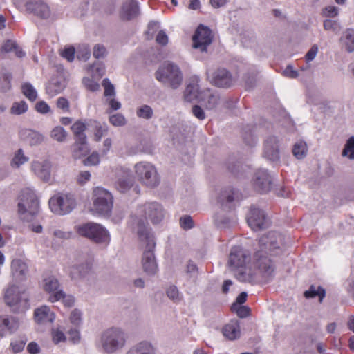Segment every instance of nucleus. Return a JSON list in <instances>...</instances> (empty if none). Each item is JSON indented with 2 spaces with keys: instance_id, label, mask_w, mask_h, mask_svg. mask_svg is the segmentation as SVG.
Returning <instances> with one entry per match:
<instances>
[{
  "instance_id": "obj_48",
  "label": "nucleus",
  "mask_w": 354,
  "mask_h": 354,
  "mask_svg": "<svg viewBox=\"0 0 354 354\" xmlns=\"http://www.w3.org/2000/svg\"><path fill=\"white\" fill-rule=\"evenodd\" d=\"M137 115L139 118L150 119L153 115V110L148 105H143L137 109Z\"/></svg>"
},
{
  "instance_id": "obj_10",
  "label": "nucleus",
  "mask_w": 354,
  "mask_h": 354,
  "mask_svg": "<svg viewBox=\"0 0 354 354\" xmlns=\"http://www.w3.org/2000/svg\"><path fill=\"white\" fill-rule=\"evenodd\" d=\"M93 210L99 214L107 216L113 207L112 194L106 189L97 187L93 192Z\"/></svg>"
},
{
  "instance_id": "obj_5",
  "label": "nucleus",
  "mask_w": 354,
  "mask_h": 354,
  "mask_svg": "<svg viewBox=\"0 0 354 354\" xmlns=\"http://www.w3.org/2000/svg\"><path fill=\"white\" fill-rule=\"evenodd\" d=\"M156 79L163 86L177 89L183 82V75L180 67L170 62L160 65L155 73Z\"/></svg>"
},
{
  "instance_id": "obj_64",
  "label": "nucleus",
  "mask_w": 354,
  "mask_h": 354,
  "mask_svg": "<svg viewBox=\"0 0 354 354\" xmlns=\"http://www.w3.org/2000/svg\"><path fill=\"white\" fill-rule=\"evenodd\" d=\"M180 224L181 227L185 230L191 229L194 226L192 218L189 216L180 218Z\"/></svg>"
},
{
  "instance_id": "obj_51",
  "label": "nucleus",
  "mask_w": 354,
  "mask_h": 354,
  "mask_svg": "<svg viewBox=\"0 0 354 354\" xmlns=\"http://www.w3.org/2000/svg\"><path fill=\"white\" fill-rule=\"evenodd\" d=\"M91 174L88 171H81L76 176V182L80 185H84L91 179Z\"/></svg>"
},
{
  "instance_id": "obj_8",
  "label": "nucleus",
  "mask_w": 354,
  "mask_h": 354,
  "mask_svg": "<svg viewBox=\"0 0 354 354\" xmlns=\"http://www.w3.org/2000/svg\"><path fill=\"white\" fill-rule=\"evenodd\" d=\"M134 173L138 180L142 185L153 188L160 182L156 167L149 162L141 161L134 165Z\"/></svg>"
},
{
  "instance_id": "obj_60",
  "label": "nucleus",
  "mask_w": 354,
  "mask_h": 354,
  "mask_svg": "<svg viewBox=\"0 0 354 354\" xmlns=\"http://www.w3.org/2000/svg\"><path fill=\"white\" fill-rule=\"evenodd\" d=\"M100 162V158L97 153H93L88 157H87L83 163L85 166H93L97 165Z\"/></svg>"
},
{
  "instance_id": "obj_2",
  "label": "nucleus",
  "mask_w": 354,
  "mask_h": 354,
  "mask_svg": "<svg viewBox=\"0 0 354 354\" xmlns=\"http://www.w3.org/2000/svg\"><path fill=\"white\" fill-rule=\"evenodd\" d=\"M165 217V210L162 206L156 202L146 203L138 205L135 215L132 217V222L138 228L137 233L141 230L150 233L147 229L148 221L153 224L159 223Z\"/></svg>"
},
{
  "instance_id": "obj_61",
  "label": "nucleus",
  "mask_w": 354,
  "mask_h": 354,
  "mask_svg": "<svg viewBox=\"0 0 354 354\" xmlns=\"http://www.w3.org/2000/svg\"><path fill=\"white\" fill-rule=\"evenodd\" d=\"M167 295L169 299L176 302L180 300L178 290L176 286H170L167 290Z\"/></svg>"
},
{
  "instance_id": "obj_57",
  "label": "nucleus",
  "mask_w": 354,
  "mask_h": 354,
  "mask_svg": "<svg viewBox=\"0 0 354 354\" xmlns=\"http://www.w3.org/2000/svg\"><path fill=\"white\" fill-rule=\"evenodd\" d=\"M338 8L334 6H326L322 11V15L326 17H335L338 15Z\"/></svg>"
},
{
  "instance_id": "obj_24",
  "label": "nucleus",
  "mask_w": 354,
  "mask_h": 354,
  "mask_svg": "<svg viewBox=\"0 0 354 354\" xmlns=\"http://www.w3.org/2000/svg\"><path fill=\"white\" fill-rule=\"evenodd\" d=\"M13 277L18 281L23 280L28 272V266L24 261L19 259H14L11 263Z\"/></svg>"
},
{
  "instance_id": "obj_3",
  "label": "nucleus",
  "mask_w": 354,
  "mask_h": 354,
  "mask_svg": "<svg viewBox=\"0 0 354 354\" xmlns=\"http://www.w3.org/2000/svg\"><path fill=\"white\" fill-rule=\"evenodd\" d=\"M248 259L249 254L246 250L239 246L232 248L229 256L228 266L241 281H250L257 274L256 272L252 271L251 266H246Z\"/></svg>"
},
{
  "instance_id": "obj_6",
  "label": "nucleus",
  "mask_w": 354,
  "mask_h": 354,
  "mask_svg": "<svg viewBox=\"0 0 354 354\" xmlns=\"http://www.w3.org/2000/svg\"><path fill=\"white\" fill-rule=\"evenodd\" d=\"M138 236L142 246L145 248L142 259L143 270L147 274H155L158 270V266L153 254L156 245L154 237L151 233H144L141 230L138 231Z\"/></svg>"
},
{
  "instance_id": "obj_12",
  "label": "nucleus",
  "mask_w": 354,
  "mask_h": 354,
  "mask_svg": "<svg viewBox=\"0 0 354 354\" xmlns=\"http://www.w3.org/2000/svg\"><path fill=\"white\" fill-rule=\"evenodd\" d=\"M75 199L73 195L58 194L49 200L51 211L57 214L69 213L75 206Z\"/></svg>"
},
{
  "instance_id": "obj_63",
  "label": "nucleus",
  "mask_w": 354,
  "mask_h": 354,
  "mask_svg": "<svg viewBox=\"0 0 354 354\" xmlns=\"http://www.w3.org/2000/svg\"><path fill=\"white\" fill-rule=\"evenodd\" d=\"M35 109L37 112L46 114L50 112V108L48 104L44 101H39L35 104Z\"/></svg>"
},
{
  "instance_id": "obj_42",
  "label": "nucleus",
  "mask_w": 354,
  "mask_h": 354,
  "mask_svg": "<svg viewBox=\"0 0 354 354\" xmlns=\"http://www.w3.org/2000/svg\"><path fill=\"white\" fill-rule=\"evenodd\" d=\"M342 156L350 160H354V136L350 137L342 150Z\"/></svg>"
},
{
  "instance_id": "obj_32",
  "label": "nucleus",
  "mask_w": 354,
  "mask_h": 354,
  "mask_svg": "<svg viewBox=\"0 0 354 354\" xmlns=\"http://www.w3.org/2000/svg\"><path fill=\"white\" fill-rule=\"evenodd\" d=\"M87 71L93 79L100 80L105 74L106 68L103 63L95 62L88 67Z\"/></svg>"
},
{
  "instance_id": "obj_20",
  "label": "nucleus",
  "mask_w": 354,
  "mask_h": 354,
  "mask_svg": "<svg viewBox=\"0 0 354 354\" xmlns=\"http://www.w3.org/2000/svg\"><path fill=\"white\" fill-rule=\"evenodd\" d=\"M19 136L21 140L31 146L41 144L44 139L42 134L30 129H23L20 130L19 132Z\"/></svg>"
},
{
  "instance_id": "obj_4",
  "label": "nucleus",
  "mask_w": 354,
  "mask_h": 354,
  "mask_svg": "<svg viewBox=\"0 0 354 354\" xmlns=\"http://www.w3.org/2000/svg\"><path fill=\"white\" fill-rule=\"evenodd\" d=\"M18 214L21 220L31 221L39 212V199L29 187L21 190L18 196Z\"/></svg>"
},
{
  "instance_id": "obj_7",
  "label": "nucleus",
  "mask_w": 354,
  "mask_h": 354,
  "mask_svg": "<svg viewBox=\"0 0 354 354\" xmlns=\"http://www.w3.org/2000/svg\"><path fill=\"white\" fill-rule=\"evenodd\" d=\"M100 344L104 352L115 353L125 346L126 335L120 328H108L102 333Z\"/></svg>"
},
{
  "instance_id": "obj_14",
  "label": "nucleus",
  "mask_w": 354,
  "mask_h": 354,
  "mask_svg": "<svg viewBox=\"0 0 354 354\" xmlns=\"http://www.w3.org/2000/svg\"><path fill=\"white\" fill-rule=\"evenodd\" d=\"M247 221L251 229L254 231L264 229L269 225V221L264 212L256 207L250 209Z\"/></svg>"
},
{
  "instance_id": "obj_41",
  "label": "nucleus",
  "mask_w": 354,
  "mask_h": 354,
  "mask_svg": "<svg viewBox=\"0 0 354 354\" xmlns=\"http://www.w3.org/2000/svg\"><path fill=\"white\" fill-rule=\"evenodd\" d=\"M22 93L30 101L34 102L37 98V93L32 85L30 83H24L21 86Z\"/></svg>"
},
{
  "instance_id": "obj_36",
  "label": "nucleus",
  "mask_w": 354,
  "mask_h": 354,
  "mask_svg": "<svg viewBox=\"0 0 354 354\" xmlns=\"http://www.w3.org/2000/svg\"><path fill=\"white\" fill-rule=\"evenodd\" d=\"M86 129V127L85 123L81 120L76 121L71 127V129L76 139L81 140L86 139V136L84 134Z\"/></svg>"
},
{
  "instance_id": "obj_26",
  "label": "nucleus",
  "mask_w": 354,
  "mask_h": 354,
  "mask_svg": "<svg viewBox=\"0 0 354 354\" xmlns=\"http://www.w3.org/2000/svg\"><path fill=\"white\" fill-rule=\"evenodd\" d=\"M126 354H156V349L151 343L142 341L130 348Z\"/></svg>"
},
{
  "instance_id": "obj_35",
  "label": "nucleus",
  "mask_w": 354,
  "mask_h": 354,
  "mask_svg": "<svg viewBox=\"0 0 354 354\" xmlns=\"http://www.w3.org/2000/svg\"><path fill=\"white\" fill-rule=\"evenodd\" d=\"M304 295L307 299L314 298L318 296L319 302L321 303L326 295V292L323 288L320 286L316 287L312 285L308 290L304 292Z\"/></svg>"
},
{
  "instance_id": "obj_28",
  "label": "nucleus",
  "mask_w": 354,
  "mask_h": 354,
  "mask_svg": "<svg viewBox=\"0 0 354 354\" xmlns=\"http://www.w3.org/2000/svg\"><path fill=\"white\" fill-rule=\"evenodd\" d=\"M202 91H199L198 81L189 83L185 91V98L187 101H192L194 99H198L199 101H205L202 96Z\"/></svg>"
},
{
  "instance_id": "obj_21",
  "label": "nucleus",
  "mask_w": 354,
  "mask_h": 354,
  "mask_svg": "<svg viewBox=\"0 0 354 354\" xmlns=\"http://www.w3.org/2000/svg\"><path fill=\"white\" fill-rule=\"evenodd\" d=\"M223 336L228 340H235L241 336V328L238 320H231L222 328Z\"/></svg>"
},
{
  "instance_id": "obj_13",
  "label": "nucleus",
  "mask_w": 354,
  "mask_h": 354,
  "mask_svg": "<svg viewBox=\"0 0 354 354\" xmlns=\"http://www.w3.org/2000/svg\"><path fill=\"white\" fill-rule=\"evenodd\" d=\"M212 33L211 30L203 25L198 27L193 36V47L198 48L201 51H205L207 46L212 41Z\"/></svg>"
},
{
  "instance_id": "obj_58",
  "label": "nucleus",
  "mask_w": 354,
  "mask_h": 354,
  "mask_svg": "<svg viewBox=\"0 0 354 354\" xmlns=\"http://www.w3.org/2000/svg\"><path fill=\"white\" fill-rule=\"evenodd\" d=\"M102 85L104 87L105 96H114L115 88L113 85L110 82L109 80L106 78L102 82Z\"/></svg>"
},
{
  "instance_id": "obj_38",
  "label": "nucleus",
  "mask_w": 354,
  "mask_h": 354,
  "mask_svg": "<svg viewBox=\"0 0 354 354\" xmlns=\"http://www.w3.org/2000/svg\"><path fill=\"white\" fill-rule=\"evenodd\" d=\"M307 151V145L303 141L296 142L292 148V153L297 159L304 158L306 156Z\"/></svg>"
},
{
  "instance_id": "obj_1",
  "label": "nucleus",
  "mask_w": 354,
  "mask_h": 354,
  "mask_svg": "<svg viewBox=\"0 0 354 354\" xmlns=\"http://www.w3.org/2000/svg\"><path fill=\"white\" fill-rule=\"evenodd\" d=\"M282 236L276 232H270L262 236L259 241V250H257L253 257L252 266L263 278L272 276L275 265L273 261L267 254L275 255L281 252L282 244Z\"/></svg>"
},
{
  "instance_id": "obj_18",
  "label": "nucleus",
  "mask_w": 354,
  "mask_h": 354,
  "mask_svg": "<svg viewBox=\"0 0 354 354\" xmlns=\"http://www.w3.org/2000/svg\"><path fill=\"white\" fill-rule=\"evenodd\" d=\"M66 87V80L62 75H57L50 79L46 86V92L50 97H54L64 91Z\"/></svg>"
},
{
  "instance_id": "obj_53",
  "label": "nucleus",
  "mask_w": 354,
  "mask_h": 354,
  "mask_svg": "<svg viewBox=\"0 0 354 354\" xmlns=\"http://www.w3.org/2000/svg\"><path fill=\"white\" fill-rule=\"evenodd\" d=\"M110 122L115 127L123 126L126 123L125 118L120 113L114 114L109 118Z\"/></svg>"
},
{
  "instance_id": "obj_55",
  "label": "nucleus",
  "mask_w": 354,
  "mask_h": 354,
  "mask_svg": "<svg viewBox=\"0 0 354 354\" xmlns=\"http://www.w3.org/2000/svg\"><path fill=\"white\" fill-rule=\"evenodd\" d=\"M52 339L55 344H58L66 340L64 332L59 328L52 330Z\"/></svg>"
},
{
  "instance_id": "obj_39",
  "label": "nucleus",
  "mask_w": 354,
  "mask_h": 354,
  "mask_svg": "<svg viewBox=\"0 0 354 354\" xmlns=\"http://www.w3.org/2000/svg\"><path fill=\"white\" fill-rule=\"evenodd\" d=\"M29 158L25 156L21 149H18L15 153L11 161V166L19 168L21 165L28 161Z\"/></svg>"
},
{
  "instance_id": "obj_52",
  "label": "nucleus",
  "mask_w": 354,
  "mask_h": 354,
  "mask_svg": "<svg viewBox=\"0 0 354 354\" xmlns=\"http://www.w3.org/2000/svg\"><path fill=\"white\" fill-rule=\"evenodd\" d=\"M93 55L96 59L104 58L107 55L106 48L102 44H96L93 47Z\"/></svg>"
},
{
  "instance_id": "obj_27",
  "label": "nucleus",
  "mask_w": 354,
  "mask_h": 354,
  "mask_svg": "<svg viewBox=\"0 0 354 354\" xmlns=\"http://www.w3.org/2000/svg\"><path fill=\"white\" fill-rule=\"evenodd\" d=\"M120 171L123 174V176L118 178L116 187L120 192H125L133 185V179L129 170L121 168Z\"/></svg>"
},
{
  "instance_id": "obj_19",
  "label": "nucleus",
  "mask_w": 354,
  "mask_h": 354,
  "mask_svg": "<svg viewBox=\"0 0 354 354\" xmlns=\"http://www.w3.org/2000/svg\"><path fill=\"white\" fill-rule=\"evenodd\" d=\"M263 155L268 160L271 161L279 160L278 140L275 137H270L266 140Z\"/></svg>"
},
{
  "instance_id": "obj_50",
  "label": "nucleus",
  "mask_w": 354,
  "mask_h": 354,
  "mask_svg": "<svg viewBox=\"0 0 354 354\" xmlns=\"http://www.w3.org/2000/svg\"><path fill=\"white\" fill-rule=\"evenodd\" d=\"M12 75L10 73H4L1 76V91L6 92L11 88L10 81Z\"/></svg>"
},
{
  "instance_id": "obj_43",
  "label": "nucleus",
  "mask_w": 354,
  "mask_h": 354,
  "mask_svg": "<svg viewBox=\"0 0 354 354\" xmlns=\"http://www.w3.org/2000/svg\"><path fill=\"white\" fill-rule=\"evenodd\" d=\"M324 28L326 30H330L335 34H339L342 30L340 24L335 20L326 19L324 21Z\"/></svg>"
},
{
  "instance_id": "obj_37",
  "label": "nucleus",
  "mask_w": 354,
  "mask_h": 354,
  "mask_svg": "<svg viewBox=\"0 0 354 354\" xmlns=\"http://www.w3.org/2000/svg\"><path fill=\"white\" fill-rule=\"evenodd\" d=\"M50 136L57 142H64L66 140L68 133L62 127L57 126L50 131Z\"/></svg>"
},
{
  "instance_id": "obj_25",
  "label": "nucleus",
  "mask_w": 354,
  "mask_h": 354,
  "mask_svg": "<svg viewBox=\"0 0 354 354\" xmlns=\"http://www.w3.org/2000/svg\"><path fill=\"white\" fill-rule=\"evenodd\" d=\"M138 13L139 9L137 2L134 0H128L122 6L121 17L125 20H130L138 16Z\"/></svg>"
},
{
  "instance_id": "obj_16",
  "label": "nucleus",
  "mask_w": 354,
  "mask_h": 354,
  "mask_svg": "<svg viewBox=\"0 0 354 354\" xmlns=\"http://www.w3.org/2000/svg\"><path fill=\"white\" fill-rule=\"evenodd\" d=\"M26 8V10L40 18H48L50 10L46 3L40 0H19Z\"/></svg>"
},
{
  "instance_id": "obj_45",
  "label": "nucleus",
  "mask_w": 354,
  "mask_h": 354,
  "mask_svg": "<svg viewBox=\"0 0 354 354\" xmlns=\"http://www.w3.org/2000/svg\"><path fill=\"white\" fill-rule=\"evenodd\" d=\"M346 37V48L350 53L354 50V30L347 29L345 32Z\"/></svg>"
},
{
  "instance_id": "obj_9",
  "label": "nucleus",
  "mask_w": 354,
  "mask_h": 354,
  "mask_svg": "<svg viewBox=\"0 0 354 354\" xmlns=\"http://www.w3.org/2000/svg\"><path fill=\"white\" fill-rule=\"evenodd\" d=\"M4 301L13 311H24L29 308L28 293L17 286L13 285L6 289Z\"/></svg>"
},
{
  "instance_id": "obj_22",
  "label": "nucleus",
  "mask_w": 354,
  "mask_h": 354,
  "mask_svg": "<svg viewBox=\"0 0 354 354\" xmlns=\"http://www.w3.org/2000/svg\"><path fill=\"white\" fill-rule=\"evenodd\" d=\"M212 82L218 87L227 88L232 85V78L227 70L222 68L215 72Z\"/></svg>"
},
{
  "instance_id": "obj_11",
  "label": "nucleus",
  "mask_w": 354,
  "mask_h": 354,
  "mask_svg": "<svg viewBox=\"0 0 354 354\" xmlns=\"http://www.w3.org/2000/svg\"><path fill=\"white\" fill-rule=\"evenodd\" d=\"M77 233L87 237L96 243L109 242L110 237L108 232L101 225L94 223H88L81 225L77 228Z\"/></svg>"
},
{
  "instance_id": "obj_23",
  "label": "nucleus",
  "mask_w": 354,
  "mask_h": 354,
  "mask_svg": "<svg viewBox=\"0 0 354 354\" xmlns=\"http://www.w3.org/2000/svg\"><path fill=\"white\" fill-rule=\"evenodd\" d=\"M34 315L35 321L39 324L52 323L55 319L54 313L47 306L36 309Z\"/></svg>"
},
{
  "instance_id": "obj_29",
  "label": "nucleus",
  "mask_w": 354,
  "mask_h": 354,
  "mask_svg": "<svg viewBox=\"0 0 354 354\" xmlns=\"http://www.w3.org/2000/svg\"><path fill=\"white\" fill-rule=\"evenodd\" d=\"M88 153V147L86 140L76 139L73 145L72 156L75 159H80Z\"/></svg>"
},
{
  "instance_id": "obj_31",
  "label": "nucleus",
  "mask_w": 354,
  "mask_h": 354,
  "mask_svg": "<svg viewBox=\"0 0 354 354\" xmlns=\"http://www.w3.org/2000/svg\"><path fill=\"white\" fill-rule=\"evenodd\" d=\"M14 52L16 57L21 58L25 56V53L13 40H7L1 46V53Z\"/></svg>"
},
{
  "instance_id": "obj_59",
  "label": "nucleus",
  "mask_w": 354,
  "mask_h": 354,
  "mask_svg": "<svg viewBox=\"0 0 354 354\" xmlns=\"http://www.w3.org/2000/svg\"><path fill=\"white\" fill-rule=\"evenodd\" d=\"M82 81L86 88L91 91H96L100 88L99 84L93 79L84 78Z\"/></svg>"
},
{
  "instance_id": "obj_33",
  "label": "nucleus",
  "mask_w": 354,
  "mask_h": 354,
  "mask_svg": "<svg viewBox=\"0 0 354 354\" xmlns=\"http://www.w3.org/2000/svg\"><path fill=\"white\" fill-rule=\"evenodd\" d=\"M60 299H62L64 305L68 307L73 306L74 304L73 297L71 295H66L62 290L57 291L49 297V301L51 302H55Z\"/></svg>"
},
{
  "instance_id": "obj_34",
  "label": "nucleus",
  "mask_w": 354,
  "mask_h": 354,
  "mask_svg": "<svg viewBox=\"0 0 354 354\" xmlns=\"http://www.w3.org/2000/svg\"><path fill=\"white\" fill-rule=\"evenodd\" d=\"M91 270L90 264H82L77 266H73L71 268L70 274L72 278L85 277Z\"/></svg>"
},
{
  "instance_id": "obj_56",
  "label": "nucleus",
  "mask_w": 354,
  "mask_h": 354,
  "mask_svg": "<svg viewBox=\"0 0 354 354\" xmlns=\"http://www.w3.org/2000/svg\"><path fill=\"white\" fill-rule=\"evenodd\" d=\"M77 57L80 60L86 61L90 57V50L86 46L78 48Z\"/></svg>"
},
{
  "instance_id": "obj_49",
  "label": "nucleus",
  "mask_w": 354,
  "mask_h": 354,
  "mask_svg": "<svg viewBox=\"0 0 354 354\" xmlns=\"http://www.w3.org/2000/svg\"><path fill=\"white\" fill-rule=\"evenodd\" d=\"M56 106L60 109L62 113L70 112V102L64 97H59L56 101Z\"/></svg>"
},
{
  "instance_id": "obj_17",
  "label": "nucleus",
  "mask_w": 354,
  "mask_h": 354,
  "mask_svg": "<svg viewBox=\"0 0 354 354\" xmlns=\"http://www.w3.org/2000/svg\"><path fill=\"white\" fill-rule=\"evenodd\" d=\"M254 189L259 192H267L270 189L271 178L266 170H258L253 178Z\"/></svg>"
},
{
  "instance_id": "obj_62",
  "label": "nucleus",
  "mask_w": 354,
  "mask_h": 354,
  "mask_svg": "<svg viewBox=\"0 0 354 354\" xmlns=\"http://www.w3.org/2000/svg\"><path fill=\"white\" fill-rule=\"evenodd\" d=\"M26 344V341L20 339L12 342L10 344V347L13 353H19L21 352Z\"/></svg>"
},
{
  "instance_id": "obj_46",
  "label": "nucleus",
  "mask_w": 354,
  "mask_h": 354,
  "mask_svg": "<svg viewBox=\"0 0 354 354\" xmlns=\"http://www.w3.org/2000/svg\"><path fill=\"white\" fill-rule=\"evenodd\" d=\"M232 310L236 311L238 317L245 318L250 315V308L245 306H240L236 304H233Z\"/></svg>"
},
{
  "instance_id": "obj_30",
  "label": "nucleus",
  "mask_w": 354,
  "mask_h": 354,
  "mask_svg": "<svg viewBox=\"0 0 354 354\" xmlns=\"http://www.w3.org/2000/svg\"><path fill=\"white\" fill-rule=\"evenodd\" d=\"M202 96L205 98L204 103L206 109H213L218 104L219 96L217 93L212 92L209 89H205L202 91Z\"/></svg>"
},
{
  "instance_id": "obj_54",
  "label": "nucleus",
  "mask_w": 354,
  "mask_h": 354,
  "mask_svg": "<svg viewBox=\"0 0 354 354\" xmlns=\"http://www.w3.org/2000/svg\"><path fill=\"white\" fill-rule=\"evenodd\" d=\"M75 50L73 46L64 48L60 52V55L64 58L66 59L68 62H72L75 57Z\"/></svg>"
},
{
  "instance_id": "obj_44",
  "label": "nucleus",
  "mask_w": 354,
  "mask_h": 354,
  "mask_svg": "<svg viewBox=\"0 0 354 354\" xmlns=\"http://www.w3.org/2000/svg\"><path fill=\"white\" fill-rule=\"evenodd\" d=\"M28 110V104L25 101L15 102L12 104L10 112L15 115H21Z\"/></svg>"
},
{
  "instance_id": "obj_40",
  "label": "nucleus",
  "mask_w": 354,
  "mask_h": 354,
  "mask_svg": "<svg viewBox=\"0 0 354 354\" xmlns=\"http://www.w3.org/2000/svg\"><path fill=\"white\" fill-rule=\"evenodd\" d=\"M43 286L45 291L53 295L58 291L59 282L54 277H48L44 280Z\"/></svg>"
},
{
  "instance_id": "obj_15",
  "label": "nucleus",
  "mask_w": 354,
  "mask_h": 354,
  "mask_svg": "<svg viewBox=\"0 0 354 354\" xmlns=\"http://www.w3.org/2000/svg\"><path fill=\"white\" fill-rule=\"evenodd\" d=\"M51 167V162L48 160H33L30 165L32 171L45 183L52 180Z\"/></svg>"
},
{
  "instance_id": "obj_47",
  "label": "nucleus",
  "mask_w": 354,
  "mask_h": 354,
  "mask_svg": "<svg viewBox=\"0 0 354 354\" xmlns=\"http://www.w3.org/2000/svg\"><path fill=\"white\" fill-rule=\"evenodd\" d=\"M2 324L10 333L15 331L19 327V323L17 320L12 317L3 319Z\"/></svg>"
}]
</instances>
